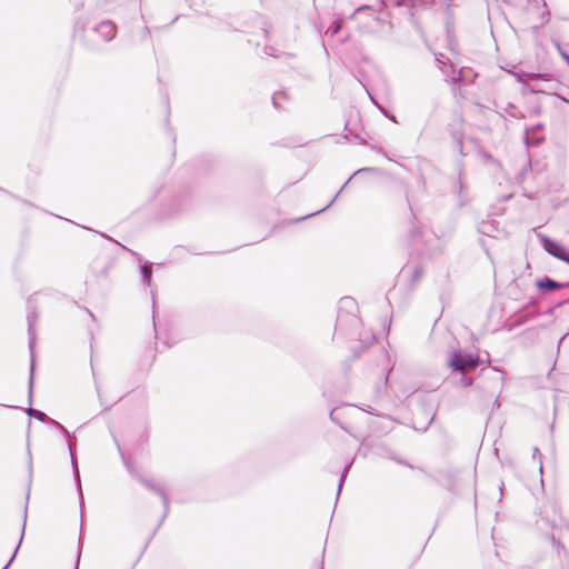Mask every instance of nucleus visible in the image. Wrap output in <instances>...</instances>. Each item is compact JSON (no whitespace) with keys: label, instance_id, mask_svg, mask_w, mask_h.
<instances>
[{"label":"nucleus","instance_id":"nucleus-1","mask_svg":"<svg viewBox=\"0 0 569 569\" xmlns=\"http://www.w3.org/2000/svg\"><path fill=\"white\" fill-rule=\"evenodd\" d=\"M479 356L453 351L448 360V367L452 370L466 372L479 366Z\"/></svg>","mask_w":569,"mask_h":569},{"label":"nucleus","instance_id":"nucleus-2","mask_svg":"<svg viewBox=\"0 0 569 569\" xmlns=\"http://www.w3.org/2000/svg\"><path fill=\"white\" fill-rule=\"evenodd\" d=\"M542 241L547 252L569 263V251L565 247L547 237Z\"/></svg>","mask_w":569,"mask_h":569},{"label":"nucleus","instance_id":"nucleus-3","mask_svg":"<svg viewBox=\"0 0 569 569\" xmlns=\"http://www.w3.org/2000/svg\"><path fill=\"white\" fill-rule=\"evenodd\" d=\"M96 30L101 33L103 40H111L117 33L116 24L111 21H102L98 24Z\"/></svg>","mask_w":569,"mask_h":569},{"label":"nucleus","instance_id":"nucleus-4","mask_svg":"<svg viewBox=\"0 0 569 569\" xmlns=\"http://www.w3.org/2000/svg\"><path fill=\"white\" fill-rule=\"evenodd\" d=\"M537 287L540 289L551 291L561 288V284L550 279H542L537 281Z\"/></svg>","mask_w":569,"mask_h":569},{"label":"nucleus","instance_id":"nucleus-5","mask_svg":"<svg viewBox=\"0 0 569 569\" xmlns=\"http://www.w3.org/2000/svg\"><path fill=\"white\" fill-rule=\"evenodd\" d=\"M339 29H340V24H337V26L335 27L333 33H337V32L339 31Z\"/></svg>","mask_w":569,"mask_h":569}]
</instances>
